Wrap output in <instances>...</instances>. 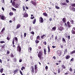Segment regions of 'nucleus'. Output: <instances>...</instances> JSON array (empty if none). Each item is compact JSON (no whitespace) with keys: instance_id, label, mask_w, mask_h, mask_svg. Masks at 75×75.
Instances as JSON below:
<instances>
[{"instance_id":"obj_62","label":"nucleus","mask_w":75,"mask_h":75,"mask_svg":"<svg viewBox=\"0 0 75 75\" xmlns=\"http://www.w3.org/2000/svg\"><path fill=\"white\" fill-rule=\"evenodd\" d=\"M13 47L16 48V45H14V44H13Z\"/></svg>"},{"instance_id":"obj_53","label":"nucleus","mask_w":75,"mask_h":75,"mask_svg":"<svg viewBox=\"0 0 75 75\" xmlns=\"http://www.w3.org/2000/svg\"><path fill=\"white\" fill-rule=\"evenodd\" d=\"M52 18H49V21H52Z\"/></svg>"},{"instance_id":"obj_45","label":"nucleus","mask_w":75,"mask_h":75,"mask_svg":"<svg viewBox=\"0 0 75 75\" xmlns=\"http://www.w3.org/2000/svg\"><path fill=\"white\" fill-rule=\"evenodd\" d=\"M0 43H1V44H3V43H5V42L4 41H1Z\"/></svg>"},{"instance_id":"obj_35","label":"nucleus","mask_w":75,"mask_h":75,"mask_svg":"<svg viewBox=\"0 0 75 75\" xmlns=\"http://www.w3.org/2000/svg\"><path fill=\"white\" fill-rule=\"evenodd\" d=\"M15 40H16V41L17 42H18V38H17L15 37Z\"/></svg>"},{"instance_id":"obj_46","label":"nucleus","mask_w":75,"mask_h":75,"mask_svg":"<svg viewBox=\"0 0 75 75\" xmlns=\"http://www.w3.org/2000/svg\"><path fill=\"white\" fill-rule=\"evenodd\" d=\"M7 40H8V41H10V38L8 37H7Z\"/></svg>"},{"instance_id":"obj_14","label":"nucleus","mask_w":75,"mask_h":75,"mask_svg":"<svg viewBox=\"0 0 75 75\" xmlns=\"http://www.w3.org/2000/svg\"><path fill=\"white\" fill-rule=\"evenodd\" d=\"M70 55H67L66 56V58L67 59H69V58H70Z\"/></svg>"},{"instance_id":"obj_55","label":"nucleus","mask_w":75,"mask_h":75,"mask_svg":"<svg viewBox=\"0 0 75 75\" xmlns=\"http://www.w3.org/2000/svg\"><path fill=\"white\" fill-rule=\"evenodd\" d=\"M14 62H16V61H17V59H16V58H14Z\"/></svg>"},{"instance_id":"obj_33","label":"nucleus","mask_w":75,"mask_h":75,"mask_svg":"<svg viewBox=\"0 0 75 75\" xmlns=\"http://www.w3.org/2000/svg\"><path fill=\"white\" fill-rule=\"evenodd\" d=\"M12 44H14V38H13L12 40Z\"/></svg>"},{"instance_id":"obj_39","label":"nucleus","mask_w":75,"mask_h":75,"mask_svg":"<svg viewBox=\"0 0 75 75\" xmlns=\"http://www.w3.org/2000/svg\"><path fill=\"white\" fill-rule=\"evenodd\" d=\"M55 8L57 9H59V7L57 6H55Z\"/></svg>"},{"instance_id":"obj_20","label":"nucleus","mask_w":75,"mask_h":75,"mask_svg":"<svg viewBox=\"0 0 75 75\" xmlns=\"http://www.w3.org/2000/svg\"><path fill=\"white\" fill-rule=\"evenodd\" d=\"M62 69H65L66 68V67L64 65H62Z\"/></svg>"},{"instance_id":"obj_10","label":"nucleus","mask_w":75,"mask_h":75,"mask_svg":"<svg viewBox=\"0 0 75 75\" xmlns=\"http://www.w3.org/2000/svg\"><path fill=\"white\" fill-rule=\"evenodd\" d=\"M23 17L27 18V17H28V14L27 13L24 14L23 15Z\"/></svg>"},{"instance_id":"obj_4","label":"nucleus","mask_w":75,"mask_h":75,"mask_svg":"<svg viewBox=\"0 0 75 75\" xmlns=\"http://www.w3.org/2000/svg\"><path fill=\"white\" fill-rule=\"evenodd\" d=\"M30 69L31 70V72L32 74H33L34 73V66H31L30 67Z\"/></svg>"},{"instance_id":"obj_58","label":"nucleus","mask_w":75,"mask_h":75,"mask_svg":"<svg viewBox=\"0 0 75 75\" xmlns=\"http://www.w3.org/2000/svg\"><path fill=\"white\" fill-rule=\"evenodd\" d=\"M31 34H34V32L32 31L31 32Z\"/></svg>"},{"instance_id":"obj_43","label":"nucleus","mask_w":75,"mask_h":75,"mask_svg":"<svg viewBox=\"0 0 75 75\" xmlns=\"http://www.w3.org/2000/svg\"><path fill=\"white\" fill-rule=\"evenodd\" d=\"M19 72H20V74L21 75H23V72H22V71H21V70H19Z\"/></svg>"},{"instance_id":"obj_50","label":"nucleus","mask_w":75,"mask_h":75,"mask_svg":"<svg viewBox=\"0 0 75 75\" xmlns=\"http://www.w3.org/2000/svg\"><path fill=\"white\" fill-rule=\"evenodd\" d=\"M69 70L70 71V72H71V71H72V69L71 68H70L69 69Z\"/></svg>"},{"instance_id":"obj_26","label":"nucleus","mask_w":75,"mask_h":75,"mask_svg":"<svg viewBox=\"0 0 75 75\" xmlns=\"http://www.w3.org/2000/svg\"><path fill=\"white\" fill-rule=\"evenodd\" d=\"M36 22V19H35L34 20H33V24H35V23Z\"/></svg>"},{"instance_id":"obj_48","label":"nucleus","mask_w":75,"mask_h":75,"mask_svg":"<svg viewBox=\"0 0 75 75\" xmlns=\"http://www.w3.org/2000/svg\"><path fill=\"white\" fill-rule=\"evenodd\" d=\"M27 35V33H24V37H26V35Z\"/></svg>"},{"instance_id":"obj_32","label":"nucleus","mask_w":75,"mask_h":75,"mask_svg":"<svg viewBox=\"0 0 75 75\" xmlns=\"http://www.w3.org/2000/svg\"><path fill=\"white\" fill-rule=\"evenodd\" d=\"M39 41L37 39L35 40V42L36 43V44H38V43H39Z\"/></svg>"},{"instance_id":"obj_22","label":"nucleus","mask_w":75,"mask_h":75,"mask_svg":"<svg viewBox=\"0 0 75 75\" xmlns=\"http://www.w3.org/2000/svg\"><path fill=\"white\" fill-rule=\"evenodd\" d=\"M62 6H68V4H67L65 2L64 3H62Z\"/></svg>"},{"instance_id":"obj_34","label":"nucleus","mask_w":75,"mask_h":75,"mask_svg":"<svg viewBox=\"0 0 75 75\" xmlns=\"http://www.w3.org/2000/svg\"><path fill=\"white\" fill-rule=\"evenodd\" d=\"M71 6L72 7H75V3L71 5Z\"/></svg>"},{"instance_id":"obj_38","label":"nucleus","mask_w":75,"mask_h":75,"mask_svg":"<svg viewBox=\"0 0 75 75\" xmlns=\"http://www.w3.org/2000/svg\"><path fill=\"white\" fill-rule=\"evenodd\" d=\"M25 69V67H22V68L21 69V70H22V71H23V69Z\"/></svg>"},{"instance_id":"obj_5","label":"nucleus","mask_w":75,"mask_h":75,"mask_svg":"<svg viewBox=\"0 0 75 75\" xmlns=\"http://www.w3.org/2000/svg\"><path fill=\"white\" fill-rule=\"evenodd\" d=\"M17 50L19 52V53H20L21 52V47H20V46L18 45L17 46Z\"/></svg>"},{"instance_id":"obj_47","label":"nucleus","mask_w":75,"mask_h":75,"mask_svg":"<svg viewBox=\"0 0 75 75\" xmlns=\"http://www.w3.org/2000/svg\"><path fill=\"white\" fill-rule=\"evenodd\" d=\"M29 30L30 31H31V27H29Z\"/></svg>"},{"instance_id":"obj_9","label":"nucleus","mask_w":75,"mask_h":75,"mask_svg":"<svg viewBox=\"0 0 75 75\" xmlns=\"http://www.w3.org/2000/svg\"><path fill=\"white\" fill-rule=\"evenodd\" d=\"M57 52V54L58 55H59V56H61V53H62V52H61V51L59 50V51H58Z\"/></svg>"},{"instance_id":"obj_42","label":"nucleus","mask_w":75,"mask_h":75,"mask_svg":"<svg viewBox=\"0 0 75 75\" xmlns=\"http://www.w3.org/2000/svg\"><path fill=\"white\" fill-rule=\"evenodd\" d=\"M52 29V30H56V27H53Z\"/></svg>"},{"instance_id":"obj_44","label":"nucleus","mask_w":75,"mask_h":75,"mask_svg":"<svg viewBox=\"0 0 75 75\" xmlns=\"http://www.w3.org/2000/svg\"><path fill=\"white\" fill-rule=\"evenodd\" d=\"M62 41H63V42H66V41H65V40L64 38H63L62 39Z\"/></svg>"},{"instance_id":"obj_12","label":"nucleus","mask_w":75,"mask_h":75,"mask_svg":"<svg viewBox=\"0 0 75 75\" xmlns=\"http://www.w3.org/2000/svg\"><path fill=\"white\" fill-rule=\"evenodd\" d=\"M59 29V31H62V30L64 29V28L62 26H60Z\"/></svg>"},{"instance_id":"obj_2","label":"nucleus","mask_w":75,"mask_h":75,"mask_svg":"<svg viewBox=\"0 0 75 75\" xmlns=\"http://www.w3.org/2000/svg\"><path fill=\"white\" fill-rule=\"evenodd\" d=\"M64 25L65 26H67L68 28H70L72 27V25L71 24V23H70L69 21L67 22V23H65Z\"/></svg>"},{"instance_id":"obj_61","label":"nucleus","mask_w":75,"mask_h":75,"mask_svg":"<svg viewBox=\"0 0 75 75\" xmlns=\"http://www.w3.org/2000/svg\"><path fill=\"white\" fill-rule=\"evenodd\" d=\"M48 66H46L45 67V69H48Z\"/></svg>"},{"instance_id":"obj_31","label":"nucleus","mask_w":75,"mask_h":75,"mask_svg":"<svg viewBox=\"0 0 75 75\" xmlns=\"http://www.w3.org/2000/svg\"><path fill=\"white\" fill-rule=\"evenodd\" d=\"M4 30H5V28H4L1 31V33H3V32H4Z\"/></svg>"},{"instance_id":"obj_28","label":"nucleus","mask_w":75,"mask_h":75,"mask_svg":"<svg viewBox=\"0 0 75 75\" xmlns=\"http://www.w3.org/2000/svg\"><path fill=\"white\" fill-rule=\"evenodd\" d=\"M71 10H72L73 11L75 12V8L74 7H72Z\"/></svg>"},{"instance_id":"obj_29","label":"nucleus","mask_w":75,"mask_h":75,"mask_svg":"<svg viewBox=\"0 0 75 75\" xmlns=\"http://www.w3.org/2000/svg\"><path fill=\"white\" fill-rule=\"evenodd\" d=\"M75 53V50L73 51L72 52H70V54H71V55H72V54H74Z\"/></svg>"},{"instance_id":"obj_1","label":"nucleus","mask_w":75,"mask_h":75,"mask_svg":"<svg viewBox=\"0 0 75 75\" xmlns=\"http://www.w3.org/2000/svg\"><path fill=\"white\" fill-rule=\"evenodd\" d=\"M43 54V52H42V50H40L38 54V56L40 60H41L42 59H44V57L42 56Z\"/></svg>"},{"instance_id":"obj_60","label":"nucleus","mask_w":75,"mask_h":75,"mask_svg":"<svg viewBox=\"0 0 75 75\" xmlns=\"http://www.w3.org/2000/svg\"><path fill=\"white\" fill-rule=\"evenodd\" d=\"M43 43H44L45 45H47V42H46V41H45L44 42H43Z\"/></svg>"},{"instance_id":"obj_18","label":"nucleus","mask_w":75,"mask_h":75,"mask_svg":"<svg viewBox=\"0 0 75 75\" xmlns=\"http://www.w3.org/2000/svg\"><path fill=\"white\" fill-rule=\"evenodd\" d=\"M1 20H4V19H6V18H5V16H1Z\"/></svg>"},{"instance_id":"obj_19","label":"nucleus","mask_w":75,"mask_h":75,"mask_svg":"<svg viewBox=\"0 0 75 75\" xmlns=\"http://www.w3.org/2000/svg\"><path fill=\"white\" fill-rule=\"evenodd\" d=\"M12 5H13V6H15L16 5V2H15V1H13L12 3Z\"/></svg>"},{"instance_id":"obj_23","label":"nucleus","mask_w":75,"mask_h":75,"mask_svg":"<svg viewBox=\"0 0 75 75\" xmlns=\"http://www.w3.org/2000/svg\"><path fill=\"white\" fill-rule=\"evenodd\" d=\"M36 40H40V36L38 35L37 36L36 38Z\"/></svg>"},{"instance_id":"obj_11","label":"nucleus","mask_w":75,"mask_h":75,"mask_svg":"<svg viewBox=\"0 0 75 75\" xmlns=\"http://www.w3.org/2000/svg\"><path fill=\"white\" fill-rule=\"evenodd\" d=\"M40 23H42L44 22V19H43V18L42 17H40Z\"/></svg>"},{"instance_id":"obj_63","label":"nucleus","mask_w":75,"mask_h":75,"mask_svg":"<svg viewBox=\"0 0 75 75\" xmlns=\"http://www.w3.org/2000/svg\"><path fill=\"white\" fill-rule=\"evenodd\" d=\"M66 3H69V0H66Z\"/></svg>"},{"instance_id":"obj_52","label":"nucleus","mask_w":75,"mask_h":75,"mask_svg":"<svg viewBox=\"0 0 75 75\" xmlns=\"http://www.w3.org/2000/svg\"><path fill=\"white\" fill-rule=\"evenodd\" d=\"M21 39H23V34H21Z\"/></svg>"},{"instance_id":"obj_17","label":"nucleus","mask_w":75,"mask_h":75,"mask_svg":"<svg viewBox=\"0 0 75 75\" xmlns=\"http://www.w3.org/2000/svg\"><path fill=\"white\" fill-rule=\"evenodd\" d=\"M43 15L44 16H45V17H47L48 16V14H47L46 13H43Z\"/></svg>"},{"instance_id":"obj_56","label":"nucleus","mask_w":75,"mask_h":75,"mask_svg":"<svg viewBox=\"0 0 75 75\" xmlns=\"http://www.w3.org/2000/svg\"><path fill=\"white\" fill-rule=\"evenodd\" d=\"M48 52L49 54H50V49H48Z\"/></svg>"},{"instance_id":"obj_41","label":"nucleus","mask_w":75,"mask_h":75,"mask_svg":"<svg viewBox=\"0 0 75 75\" xmlns=\"http://www.w3.org/2000/svg\"><path fill=\"white\" fill-rule=\"evenodd\" d=\"M12 10L13 11H16V9L14 8H12Z\"/></svg>"},{"instance_id":"obj_37","label":"nucleus","mask_w":75,"mask_h":75,"mask_svg":"<svg viewBox=\"0 0 75 75\" xmlns=\"http://www.w3.org/2000/svg\"><path fill=\"white\" fill-rule=\"evenodd\" d=\"M11 58H13L14 57V55H13V54L12 53H11Z\"/></svg>"},{"instance_id":"obj_57","label":"nucleus","mask_w":75,"mask_h":75,"mask_svg":"<svg viewBox=\"0 0 75 75\" xmlns=\"http://www.w3.org/2000/svg\"><path fill=\"white\" fill-rule=\"evenodd\" d=\"M69 73L68 72H66L64 74V75H68Z\"/></svg>"},{"instance_id":"obj_49","label":"nucleus","mask_w":75,"mask_h":75,"mask_svg":"<svg viewBox=\"0 0 75 75\" xmlns=\"http://www.w3.org/2000/svg\"><path fill=\"white\" fill-rule=\"evenodd\" d=\"M10 52L9 51V50L7 51V54H10Z\"/></svg>"},{"instance_id":"obj_54","label":"nucleus","mask_w":75,"mask_h":75,"mask_svg":"<svg viewBox=\"0 0 75 75\" xmlns=\"http://www.w3.org/2000/svg\"><path fill=\"white\" fill-rule=\"evenodd\" d=\"M13 21H16V17H14L13 18Z\"/></svg>"},{"instance_id":"obj_13","label":"nucleus","mask_w":75,"mask_h":75,"mask_svg":"<svg viewBox=\"0 0 75 75\" xmlns=\"http://www.w3.org/2000/svg\"><path fill=\"white\" fill-rule=\"evenodd\" d=\"M21 27V25L20 24H18L17 25V27L16 28V29H18Z\"/></svg>"},{"instance_id":"obj_30","label":"nucleus","mask_w":75,"mask_h":75,"mask_svg":"<svg viewBox=\"0 0 75 75\" xmlns=\"http://www.w3.org/2000/svg\"><path fill=\"white\" fill-rule=\"evenodd\" d=\"M74 21L73 20H71L70 21V22L71 24H74Z\"/></svg>"},{"instance_id":"obj_15","label":"nucleus","mask_w":75,"mask_h":75,"mask_svg":"<svg viewBox=\"0 0 75 75\" xmlns=\"http://www.w3.org/2000/svg\"><path fill=\"white\" fill-rule=\"evenodd\" d=\"M46 37V36L45 35H43L41 36V38H42V39H44Z\"/></svg>"},{"instance_id":"obj_36","label":"nucleus","mask_w":75,"mask_h":75,"mask_svg":"<svg viewBox=\"0 0 75 75\" xmlns=\"http://www.w3.org/2000/svg\"><path fill=\"white\" fill-rule=\"evenodd\" d=\"M58 73H60V72H61V69H60V68L58 69Z\"/></svg>"},{"instance_id":"obj_3","label":"nucleus","mask_w":75,"mask_h":75,"mask_svg":"<svg viewBox=\"0 0 75 75\" xmlns=\"http://www.w3.org/2000/svg\"><path fill=\"white\" fill-rule=\"evenodd\" d=\"M34 68L35 73H37V71H38V66H37V64H35V65Z\"/></svg>"},{"instance_id":"obj_21","label":"nucleus","mask_w":75,"mask_h":75,"mask_svg":"<svg viewBox=\"0 0 75 75\" xmlns=\"http://www.w3.org/2000/svg\"><path fill=\"white\" fill-rule=\"evenodd\" d=\"M18 4H16L14 6V7H15V8H18Z\"/></svg>"},{"instance_id":"obj_7","label":"nucleus","mask_w":75,"mask_h":75,"mask_svg":"<svg viewBox=\"0 0 75 75\" xmlns=\"http://www.w3.org/2000/svg\"><path fill=\"white\" fill-rule=\"evenodd\" d=\"M31 3H32V4H33V5H34V6L35 7V6L37 5V3H36V2H34V1H30Z\"/></svg>"},{"instance_id":"obj_64","label":"nucleus","mask_w":75,"mask_h":75,"mask_svg":"<svg viewBox=\"0 0 75 75\" xmlns=\"http://www.w3.org/2000/svg\"><path fill=\"white\" fill-rule=\"evenodd\" d=\"M67 38L68 39H69H69H70V36L69 35L68 36Z\"/></svg>"},{"instance_id":"obj_16","label":"nucleus","mask_w":75,"mask_h":75,"mask_svg":"<svg viewBox=\"0 0 75 75\" xmlns=\"http://www.w3.org/2000/svg\"><path fill=\"white\" fill-rule=\"evenodd\" d=\"M66 18H63V19L62 20V21L64 23H65V22H66Z\"/></svg>"},{"instance_id":"obj_25","label":"nucleus","mask_w":75,"mask_h":75,"mask_svg":"<svg viewBox=\"0 0 75 75\" xmlns=\"http://www.w3.org/2000/svg\"><path fill=\"white\" fill-rule=\"evenodd\" d=\"M67 49H65V50L64 52V54H67Z\"/></svg>"},{"instance_id":"obj_6","label":"nucleus","mask_w":75,"mask_h":75,"mask_svg":"<svg viewBox=\"0 0 75 75\" xmlns=\"http://www.w3.org/2000/svg\"><path fill=\"white\" fill-rule=\"evenodd\" d=\"M72 34H75V27H73L71 31Z\"/></svg>"},{"instance_id":"obj_59","label":"nucleus","mask_w":75,"mask_h":75,"mask_svg":"<svg viewBox=\"0 0 75 75\" xmlns=\"http://www.w3.org/2000/svg\"><path fill=\"white\" fill-rule=\"evenodd\" d=\"M74 60V58H72L71 59L70 61H73Z\"/></svg>"},{"instance_id":"obj_8","label":"nucleus","mask_w":75,"mask_h":75,"mask_svg":"<svg viewBox=\"0 0 75 75\" xmlns=\"http://www.w3.org/2000/svg\"><path fill=\"white\" fill-rule=\"evenodd\" d=\"M19 71V70L18 69H16L14 70L13 71L14 75H15L16 74H17V72Z\"/></svg>"},{"instance_id":"obj_40","label":"nucleus","mask_w":75,"mask_h":75,"mask_svg":"<svg viewBox=\"0 0 75 75\" xmlns=\"http://www.w3.org/2000/svg\"><path fill=\"white\" fill-rule=\"evenodd\" d=\"M5 45H6L5 44H4L2 46V48H4V47H5Z\"/></svg>"},{"instance_id":"obj_27","label":"nucleus","mask_w":75,"mask_h":75,"mask_svg":"<svg viewBox=\"0 0 75 75\" xmlns=\"http://www.w3.org/2000/svg\"><path fill=\"white\" fill-rule=\"evenodd\" d=\"M3 68H1L0 70V72L1 73H3V70H4Z\"/></svg>"},{"instance_id":"obj_24","label":"nucleus","mask_w":75,"mask_h":75,"mask_svg":"<svg viewBox=\"0 0 75 75\" xmlns=\"http://www.w3.org/2000/svg\"><path fill=\"white\" fill-rule=\"evenodd\" d=\"M9 14L11 16H13L14 14L13 13L10 12L9 13Z\"/></svg>"},{"instance_id":"obj_51","label":"nucleus","mask_w":75,"mask_h":75,"mask_svg":"<svg viewBox=\"0 0 75 75\" xmlns=\"http://www.w3.org/2000/svg\"><path fill=\"white\" fill-rule=\"evenodd\" d=\"M30 38V39L32 40L33 39V36H31Z\"/></svg>"}]
</instances>
